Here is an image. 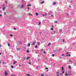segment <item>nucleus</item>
<instances>
[{"label": "nucleus", "instance_id": "nucleus-36", "mask_svg": "<svg viewBox=\"0 0 76 76\" xmlns=\"http://www.w3.org/2000/svg\"><path fill=\"white\" fill-rule=\"evenodd\" d=\"M52 56H53V57H54V54H52Z\"/></svg>", "mask_w": 76, "mask_h": 76}, {"label": "nucleus", "instance_id": "nucleus-64", "mask_svg": "<svg viewBox=\"0 0 76 76\" xmlns=\"http://www.w3.org/2000/svg\"><path fill=\"white\" fill-rule=\"evenodd\" d=\"M24 60H25V58L24 59Z\"/></svg>", "mask_w": 76, "mask_h": 76}, {"label": "nucleus", "instance_id": "nucleus-17", "mask_svg": "<svg viewBox=\"0 0 76 76\" xmlns=\"http://www.w3.org/2000/svg\"><path fill=\"white\" fill-rule=\"evenodd\" d=\"M53 4H54V5H55L56 4V3L54 2Z\"/></svg>", "mask_w": 76, "mask_h": 76}, {"label": "nucleus", "instance_id": "nucleus-51", "mask_svg": "<svg viewBox=\"0 0 76 76\" xmlns=\"http://www.w3.org/2000/svg\"><path fill=\"white\" fill-rule=\"evenodd\" d=\"M28 10L30 9L29 7H28Z\"/></svg>", "mask_w": 76, "mask_h": 76}, {"label": "nucleus", "instance_id": "nucleus-4", "mask_svg": "<svg viewBox=\"0 0 76 76\" xmlns=\"http://www.w3.org/2000/svg\"><path fill=\"white\" fill-rule=\"evenodd\" d=\"M18 44L19 45H20V44H22V42L21 41H19Z\"/></svg>", "mask_w": 76, "mask_h": 76}, {"label": "nucleus", "instance_id": "nucleus-26", "mask_svg": "<svg viewBox=\"0 0 76 76\" xmlns=\"http://www.w3.org/2000/svg\"><path fill=\"white\" fill-rule=\"evenodd\" d=\"M23 5H22L21 6V8H23Z\"/></svg>", "mask_w": 76, "mask_h": 76}, {"label": "nucleus", "instance_id": "nucleus-25", "mask_svg": "<svg viewBox=\"0 0 76 76\" xmlns=\"http://www.w3.org/2000/svg\"><path fill=\"white\" fill-rule=\"evenodd\" d=\"M8 45L9 47H10V44H8Z\"/></svg>", "mask_w": 76, "mask_h": 76}, {"label": "nucleus", "instance_id": "nucleus-12", "mask_svg": "<svg viewBox=\"0 0 76 76\" xmlns=\"http://www.w3.org/2000/svg\"><path fill=\"white\" fill-rule=\"evenodd\" d=\"M30 45H31L30 44V43H28V47H30Z\"/></svg>", "mask_w": 76, "mask_h": 76}, {"label": "nucleus", "instance_id": "nucleus-7", "mask_svg": "<svg viewBox=\"0 0 76 76\" xmlns=\"http://www.w3.org/2000/svg\"><path fill=\"white\" fill-rule=\"evenodd\" d=\"M36 16H38V15H39V13H36Z\"/></svg>", "mask_w": 76, "mask_h": 76}, {"label": "nucleus", "instance_id": "nucleus-54", "mask_svg": "<svg viewBox=\"0 0 76 76\" xmlns=\"http://www.w3.org/2000/svg\"><path fill=\"white\" fill-rule=\"evenodd\" d=\"M4 15H6V12H4Z\"/></svg>", "mask_w": 76, "mask_h": 76}, {"label": "nucleus", "instance_id": "nucleus-38", "mask_svg": "<svg viewBox=\"0 0 76 76\" xmlns=\"http://www.w3.org/2000/svg\"><path fill=\"white\" fill-rule=\"evenodd\" d=\"M44 54H46V52H44Z\"/></svg>", "mask_w": 76, "mask_h": 76}, {"label": "nucleus", "instance_id": "nucleus-39", "mask_svg": "<svg viewBox=\"0 0 76 76\" xmlns=\"http://www.w3.org/2000/svg\"><path fill=\"white\" fill-rule=\"evenodd\" d=\"M48 14H49V15H50L51 13H50L49 12V13H48Z\"/></svg>", "mask_w": 76, "mask_h": 76}, {"label": "nucleus", "instance_id": "nucleus-20", "mask_svg": "<svg viewBox=\"0 0 76 76\" xmlns=\"http://www.w3.org/2000/svg\"><path fill=\"white\" fill-rule=\"evenodd\" d=\"M26 75H27L28 76H30V74H26Z\"/></svg>", "mask_w": 76, "mask_h": 76}, {"label": "nucleus", "instance_id": "nucleus-22", "mask_svg": "<svg viewBox=\"0 0 76 76\" xmlns=\"http://www.w3.org/2000/svg\"><path fill=\"white\" fill-rule=\"evenodd\" d=\"M11 67L12 68V69H13L14 68V66H11Z\"/></svg>", "mask_w": 76, "mask_h": 76}, {"label": "nucleus", "instance_id": "nucleus-5", "mask_svg": "<svg viewBox=\"0 0 76 76\" xmlns=\"http://www.w3.org/2000/svg\"><path fill=\"white\" fill-rule=\"evenodd\" d=\"M16 63H17V62L16 61H15L14 62V63H13V64H16Z\"/></svg>", "mask_w": 76, "mask_h": 76}, {"label": "nucleus", "instance_id": "nucleus-47", "mask_svg": "<svg viewBox=\"0 0 76 76\" xmlns=\"http://www.w3.org/2000/svg\"><path fill=\"white\" fill-rule=\"evenodd\" d=\"M48 15V14H47V13H45V15Z\"/></svg>", "mask_w": 76, "mask_h": 76}, {"label": "nucleus", "instance_id": "nucleus-61", "mask_svg": "<svg viewBox=\"0 0 76 76\" xmlns=\"http://www.w3.org/2000/svg\"><path fill=\"white\" fill-rule=\"evenodd\" d=\"M11 76H15V75H11Z\"/></svg>", "mask_w": 76, "mask_h": 76}, {"label": "nucleus", "instance_id": "nucleus-53", "mask_svg": "<svg viewBox=\"0 0 76 76\" xmlns=\"http://www.w3.org/2000/svg\"><path fill=\"white\" fill-rule=\"evenodd\" d=\"M19 66L20 67L21 66V65H20V64L19 65Z\"/></svg>", "mask_w": 76, "mask_h": 76}, {"label": "nucleus", "instance_id": "nucleus-60", "mask_svg": "<svg viewBox=\"0 0 76 76\" xmlns=\"http://www.w3.org/2000/svg\"><path fill=\"white\" fill-rule=\"evenodd\" d=\"M0 12H1V10H0Z\"/></svg>", "mask_w": 76, "mask_h": 76}, {"label": "nucleus", "instance_id": "nucleus-50", "mask_svg": "<svg viewBox=\"0 0 76 76\" xmlns=\"http://www.w3.org/2000/svg\"><path fill=\"white\" fill-rule=\"evenodd\" d=\"M66 15H67V16H68V15H69V14H67Z\"/></svg>", "mask_w": 76, "mask_h": 76}, {"label": "nucleus", "instance_id": "nucleus-37", "mask_svg": "<svg viewBox=\"0 0 76 76\" xmlns=\"http://www.w3.org/2000/svg\"><path fill=\"white\" fill-rule=\"evenodd\" d=\"M18 50H21V48H19L18 49Z\"/></svg>", "mask_w": 76, "mask_h": 76}, {"label": "nucleus", "instance_id": "nucleus-3", "mask_svg": "<svg viewBox=\"0 0 76 76\" xmlns=\"http://www.w3.org/2000/svg\"><path fill=\"white\" fill-rule=\"evenodd\" d=\"M35 41H34L31 44V45H35Z\"/></svg>", "mask_w": 76, "mask_h": 76}, {"label": "nucleus", "instance_id": "nucleus-52", "mask_svg": "<svg viewBox=\"0 0 76 76\" xmlns=\"http://www.w3.org/2000/svg\"><path fill=\"white\" fill-rule=\"evenodd\" d=\"M29 64H31V62H29Z\"/></svg>", "mask_w": 76, "mask_h": 76}, {"label": "nucleus", "instance_id": "nucleus-15", "mask_svg": "<svg viewBox=\"0 0 76 76\" xmlns=\"http://www.w3.org/2000/svg\"><path fill=\"white\" fill-rule=\"evenodd\" d=\"M5 9H6V8H5V7H4L3 8V10H5Z\"/></svg>", "mask_w": 76, "mask_h": 76}, {"label": "nucleus", "instance_id": "nucleus-32", "mask_svg": "<svg viewBox=\"0 0 76 76\" xmlns=\"http://www.w3.org/2000/svg\"><path fill=\"white\" fill-rule=\"evenodd\" d=\"M27 53H29V51L27 50Z\"/></svg>", "mask_w": 76, "mask_h": 76}, {"label": "nucleus", "instance_id": "nucleus-63", "mask_svg": "<svg viewBox=\"0 0 76 76\" xmlns=\"http://www.w3.org/2000/svg\"><path fill=\"white\" fill-rule=\"evenodd\" d=\"M51 16H53V15H51Z\"/></svg>", "mask_w": 76, "mask_h": 76}, {"label": "nucleus", "instance_id": "nucleus-49", "mask_svg": "<svg viewBox=\"0 0 76 76\" xmlns=\"http://www.w3.org/2000/svg\"><path fill=\"white\" fill-rule=\"evenodd\" d=\"M60 31H61V32L62 31V29H61Z\"/></svg>", "mask_w": 76, "mask_h": 76}, {"label": "nucleus", "instance_id": "nucleus-45", "mask_svg": "<svg viewBox=\"0 0 76 76\" xmlns=\"http://www.w3.org/2000/svg\"><path fill=\"white\" fill-rule=\"evenodd\" d=\"M63 42H64V39L63 40Z\"/></svg>", "mask_w": 76, "mask_h": 76}, {"label": "nucleus", "instance_id": "nucleus-46", "mask_svg": "<svg viewBox=\"0 0 76 76\" xmlns=\"http://www.w3.org/2000/svg\"><path fill=\"white\" fill-rule=\"evenodd\" d=\"M66 54H69V53H66Z\"/></svg>", "mask_w": 76, "mask_h": 76}, {"label": "nucleus", "instance_id": "nucleus-41", "mask_svg": "<svg viewBox=\"0 0 76 76\" xmlns=\"http://www.w3.org/2000/svg\"><path fill=\"white\" fill-rule=\"evenodd\" d=\"M14 29H15V30H16V28H14Z\"/></svg>", "mask_w": 76, "mask_h": 76}, {"label": "nucleus", "instance_id": "nucleus-16", "mask_svg": "<svg viewBox=\"0 0 76 76\" xmlns=\"http://www.w3.org/2000/svg\"><path fill=\"white\" fill-rule=\"evenodd\" d=\"M56 73V75H58V74H59V72H57Z\"/></svg>", "mask_w": 76, "mask_h": 76}, {"label": "nucleus", "instance_id": "nucleus-35", "mask_svg": "<svg viewBox=\"0 0 76 76\" xmlns=\"http://www.w3.org/2000/svg\"><path fill=\"white\" fill-rule=\"evenodd\" d=\"M44 51V49H42V51Z\"/></svg>", "mask_w": 76, "mask_h": 76}, {"label": "nucleus", "instance_id": "nucleus-13", "mask_svg": "<svg viewBox=\"0 0 76 76\" xmlns=\"http://www.w3.org/2000/svg\"><path fill=\"white\" fill-rule=\"evenodd\" d=\"M27 7H29V6H31V5L29 4H28L27 5Z\"/></svg>", "mask_w": 76, "mask_h": 76}, {"label": "nucleus", "instance_id": "nucleus-11", "mask_svg": "<svg viewBox=\"0 0 76 76\" xmlns=\"http://www.w3.org/2000/svg\"><path fill=\"white\" fill-rule=\"evenodd\" d=\"M57 21L56 20L55 21H54V23H57Z\"/></svg>", "mask_w": 76, "mask_h": 76}, {"label": "nucleus", "instance_id": "nucleus-9", "mask_svg": "<svg viewBox=\"0 0 76 76\" xmlns=\"http://www.w3.org/2000/svg\"><path fill=\"white\" fill-rule=\"evenodd\" d=\"M2 64H6V63L4 61H3L2 62Z\"/></svg>", "mask_w": 76, "mask_h": 76}, {"label": "nucleus", "instance_id": "nucleus-33", "mask_svg": "<svg viewBox=\"0 0 76 76\" xmlns=\"http://www.w3.org/2000/svg\"><path fill=\"white\" fill-rule=\"evenodd\" d=\"M46 70H48V68H46Z\"/></svg>", "mask_w": 76, "mask_h": 76}, {"label": "nucleus", "instance_id": "nucleus-44", "mask_svg": "<svg viewBox=\"0 0 76 76\" xmlns=\"http://www.w3.org/2000/svg\"><path fill=\"white\" fill-rule=\"evenodd\" d=\"M70 3H73V1H71Z\"/></svg>", "mask_w": 76, "mask_h": 76}, {"label": "nucleus", "instance_id": "nucleus-10", "mask_svg": "<svg viewBox=\"0 0 76 76\" xmlns=\"http://www.w3.org/2000/svg\"><path fill=\"white\" fill-rule=\"evenodd\" d=\"M37 45H40V43H39V42H37Z\"/></svg>", "mask_w": 76, "mask_h": 76}, {"label": "nucleus", "instance_id": "nucleus-57", "mask_svg": "<svg viewBox=\"0 0 76 76\" xmlns=\"http://www.w3.org/2000/svg\"><path fill=\"white\" fill-rule=\"evenodd\" d=\"M53 25H52V27H53Z\"/></svg>", "mask_w": 76, "mask_h": 76}, {"label": "nucleus", "instance_id": "nucleus-56", "mask_svg": "<svg viewBox=\"0 0 76 76\" xmlns=\"http://www.w3.org/2000/svg\"><path fill=\"white\" fill-rule=\"evenodd\" d=\"M5 3H7V1H6L5 2Z\"/></svg>", "mask_w": 76, "mask_h": 76}, {"label": "nucleus", "instance_id": "nucleus-30", "mask_svg": "<svg viewBox=\"0 0 76 76\" xmlns=\"http://www.w3.org/2000/svg\"><path fill=\"white\" fill-rule=\"evenodd\" d=\"M35 48H38V46L36 45L35 46Z\"/></svg>", "mask_w": 76, "mask_h": 76}, {"label": "nucleus", "instance_id": "nucleus-55", "mask_svg": "<svg viewBox=\"0 0 76 76\" xmlns=\"http://www.w3.org/2000/svg\"><path fill=\"white\" fill-rule=\"evenodd\" d=\"M1 45L0 44V47H1Z\"/></svg>", "mask_w": 76, "mask_h": 76}, {"label": "nucleus", "instance_id": "nucleus-18", "mask_svg": "<svg viewBox=\"0 0 76 76\" xmlns=\"http://www.w3.org/2000/svg\"><path fill=\"white\" fill-rule=\"evenodd\" d=\"M66 56H71V55H66Z\"/></svg>", "mask_w": 76, "mask_h": 76}, {"label": "nucleus", "instance_id": "nucleus-40", "mask_svg": "<svg viewBox=\"0 0 76 76\" xmlns=\"http://www.w3.org/2000/svg\"><path fill=\"white\" fill-rule=\"evenodd\" d=\"M62 56H64V54H62L61 55Z\"/></svg>", "mask_w": 76, "mask_h": 76}, {"label": "nucleus", "instance_id": "nucleus-34", "mask_svg": "<svg viewBox=\"0 0 76 76\" xmlns=\"http://www.w3.org/2000/svg\"><path fill=\"white\" fill-rule=\"evenodd\" d=\"M41 76H44V74H42L41 75Z\"/></svg>", "mask_w": 76, "mask_h": 76}, {"label": "nucleus", "instance_id": "nucleus-62", "mask_svg": "<svg viewBox=\"0 0 76 76\" xmlns=\"http://www.w3.org/2000/svg\"><path fill=\"white\" fill-rule=\"evenodd\" d=\"M71 61H69L70 62H71Z\"/></svg>", "mask_w": 76, "mask_h": 76}, {"label": "nucleus", "instance_id": "nucleus-59", "mask_svg": "<svg viewBox=\"0 0 76 76\" xmlns=\"http://www.w3.org/2000/svg\"><path fill=\"white\" fill-rule=\"evenodd\" d=\"M69 7H71V6H69Z\"/></svg>", "mask_w": 76, "mask_h": 76}, {"label": "nucleus", "instance_id": "nucleus-58", "mask_svg": "<svg viewBox=\"0 0 76 76\" xmlns=\"http://www.w3.org/2000/svg\"><path fill=\"white\" fill-rule=\"evenodd\" d=\"M1 53H0V55H1Z\"/></svg>", "mask_w": 76, "mask_h": 76}, {"label": "nucleus", "instance_id": "nucleus-6", "mask_svg": "<svg viewBox=\"0 0 76 76\" xmlns=\"http://www.w3.org/2000/svg\"><path fill=\"white\" fill-rule=\"evenodd\" d=\"M69 69L70 70H71L72 69V67L70 66H69Z\"/></svg>", "mask_w": 76, "mask_h": 76}, {"label": "nucleus", "instance_id": "nucleus-31", "mask_svg": "<svg viewBox=\"0 0 76 76\" xmlns=\"http://www.w3.org/2000/svg\"><path fill=\"white\" fill-rule=\"evenodd\" d=\"M11 37H13V35L12 34H10V35Z\"/></svg>", "mask_w": 76, "mask_h": 76}, {"label": "nucleus", "instance_id": "nucleus-24", "mask_svg": "<svg viewBox=\"0 0 76 76\" xmlns=\"http://www.w3.org/2000/svg\"><path fill=\"white\" fill-rule=\"evenodd\" d=\"M29 15H30V16H32V14H31V13H29Z\"/></svg>", "mask_w": 76, "mask_h": 76}, {"label": "nucleus", "instance_id": "nucleus-8", "mask_svg": "<svg viewBox=\"0 0 76 76\" xmlns=\"http://www.w3.org/2000/svg\"><path fill=\"white\" fill-rule=\"evenodd\" d=\"M51 45V43H49L48 45V46H50Z\"/></svg>", "mask_w": 76, "mask_h": 76}, {"label": "nucleus", "instance_id": "nucleus-29", "mask_svg": "<svg viewBox=\"0 0 76 76\" xmlns=\"http://www.w3.org/2000/svg\"><path fill=\"white\" fill-rule=\"evenodd\" d=\"M67 75H68V74H66L65 75V76H67Z\"/></svg>", "mask_w": 76, "mask_h": 76}, {"label": "nucleus", "instance_id": "nucleus-21", "mask_svg": "<svg viewBox=\"0 0 76 76\" xmlns=\"http://www.w3.org/2000/svg\"><path fill=\"white\" fill-rule=\"evenodd\" d=\"M51 29L52 30V31H53L54 30V28H52Z\"/></svg>", "mask_w": 76, "mask_h": 76}, {"label": "nucleus", "instance_id": "nucleus-14", "mask_svg": "<svg viewBox=\"0 0 76 76\" xmlns=\"http://www.w3.org/2000/svg\"><path fill=\"white\" fill-rule=\"evenodd\" d=\"M29 58H30V57H28L27 58H26V60H29Z\"/></svg>", "mask_w": 76, "mask_h": 76}, {"label": "nucleus", "instance_id": "nucleus-48", "mask_svg": "<svg viewBox=\"0 0 76 76\" xmlns=\"http://www.w3.org/2000/svg\"><path fill=\"white\" fill-rule=\"evenodd\" d=\"M57 76H59V75H58H58H56Z\"/></svg>", "mask_w": 76, "mask_h": 76}, {"label": "nucleus", "instance_id": "nucleus-27", "mask_svg": "<svg viewBox=\"0 0 76 76\" xmlns=\"http://www.w3.org/2000/svg\"><path fill=\"white\" fill-rule=\"evenodd\" d=\"M62 73H64V70L62 72Z\"/></svg>", "mask_w": 76, "mask_h": 76}, {"label": "nucleus", "instance_id": "nucleus-1", "mask_svg": "<svg viewBox=\"0 0 76 76\" xmlns=\"http://www.w3.org/2000/svg\"><path fill=\"white\" fill-rule=\"evenodd\" d=\"M72 71H69L68 72V75H72Z\"/></svg>", "mask_w": 76, "mask_h": 76}, {"label": "nucleus", "instance_id": "nucleus-2", "mask_svg": "<svg viewBox=\"0 0 76 76\" xmlns=\"http://www.w3.org/2000/svg\"><path fill=\"white\" fill-rule=\"evenodd\" d=\"M5 76H7L8 75V74L7 73V71H5Z\"/></svg>", "mask_w": 76, "mask_h": 76}, {"label": "nucleus", "instance_id": "nucleus-42", "mask_svg": "<svg viewBox=\"0 0 76 76\" xmlns=\"http://www.w3.org/2000/svg\"><path fill=\"white\" fill-rule=\"evenodd\" d=\"M43 16H45V15L44 14H43L42 15Z\"/></svg>", "mask_w": 76, "mask_h": 76}, {"label": "nucleus", "instance_id": "nucleus-43", "mask_svg": "<svg viewBox=\"0 0 76 76\" xmlns=\"http://www.w3.org/2000/svg\"><path fill=\"white\" fill-rule=\"evenodd\" d=\"M1 16H2L1 14H0V17H1Z\"/></svg>", "mask_w": 76, "mask_h": 76}, {"label": "nucleus", "instance_id": "nucleus-28", "mask_svg": "<svg viewBox=\"0 0 76 76\" xmlns=\"http://www.w3.org/2000/svg\"><path fill=\"white\" fill-rule=\"evenodd\" d=\"M41 23V22H39V23H38V25H39Z\"/></svg>", "mask_w": 76, "mask_h": 76}, {"label": "nucleus", "instance_id": "nucleus-23", "mask_svg": "<svg viewBox=\"0 0 76 76\" xmlns=\"http://www.w3.org/2000/svg\"><path fill=\"white\" fill-rule=\"evenodd\" d=\"M62 70H64V67H62Z\"/></svg>", "mask_w": 76, "mask_h": 76}, {"label": "nucleus", "instance_id": "nucleus-19", "mask_svg": "<svg viewBox=\"0 0 76 76\" xmlns=\"http://www.w3.org/2000/svg\"><path fill=\"white\" fill-rule=\"evenodd\" d=\"M44 3V1H43L41 3V4H43V3Z\"/></svg>", "mask_w": 76, "mask_h": 76}]
</instances>
